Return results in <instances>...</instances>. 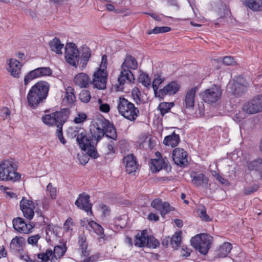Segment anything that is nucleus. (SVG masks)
I'll return each instance as SVG.
<instances>
[{"instance_id":"f257e3e1","label":"nucleus","mask_w":262,"mask_h":262,"mask_svg":"<svg viewBox=\"0 0 262 262\" xmlns=\"http://www.w3.org/2000/svg\"><path fill=\"white\" fill-rule=\"evenodd\" d=\"M71 130L74 137L77 136V142L81 149L94 159L98 157L96 145L104 135L113 140L117 139L115 126L106 120H99L96 122L93 128L90 129V135H86L81 128H72Z\"/></svg>"},{"instance_id":"f03ea898","label":"nucleus","mask_w":262,"mask_h":262,"mask_svg":"<svg viewBox=\"0 0 262 262\" xmlns=\"http://www.w3.org/2000/svg\"><path fill=\"white\" fill-rule=\"evenodd\" d=\"M50 88V84L42 80L32 86L27 96L28 106L35 109L40 104L44 103L48 97Z\"/></svg>"},{"instance_id":"7ed1b4c3","label":"nucleus","mask_w":262,"mask_h":262,"mask_svg":"<svg viewBox=\"0 0 262 262\" xmlns=\"http://www.w3.org/2000/svg\"><path fill=\"white\" fill-rule=\"evenodd\" d=\"M138 68L136 59L130 54H127L120 68V73L118 81L120 85L124 84L126 81L134 82L135 77L132 72Z\"/></svg>"},{"instance_id":"20e7f679","label":"nucleus","mask_w":262,"mask_h":262,"mask_svg":"<svg viewBox=\"0 0 262 262\" xmlns=\"http://www.w3.org/2000/svg\"><path fill=\"white\" fill-rule=\"evenodd\" d=\"M17 170V166L12 160L3 161L0 163V180L12 182L18 181L21 174Z\"/></svg>"},{"instance_id":"39448f33","label":"nucleus","mask_w":262,"mask_h":262,"mask_svg":"<svg viewBox=\"0 0 262 262\" xmlns=\"http://www.w3.org/2000/svg\"><path fill=\"white\" fill-rule=\"evenodd\" d=\"M107 57L104 55L102 57L99 68L94 72L92 80H91V84L93 85L94 88L98 90H104L106 88L107 78Z\"/></svg>"},{"instance_id":"423d86ee","label":"nucleus","mask_w":262,"mask_h":262,"mask_svg":"<svg viewBox=\"0 0 262 262\" xmlns=\"http://www.w3.org/2000/svg\"><path fill=\"white\" fill-rule=\"evenodd\" d=\"M117 110L122 116L130 121H134L139 111L135 105L124 97H120L117 102Z\"/></svg>"},{"instance_id":"0eeeda50","label":"nucleus","mask_w":262,"mask_h":262,"mask_svg":"<svg viewBox=\"0 0 262 262\" xmlns=\"http://www.w3.org/2000/svg\"><path fill=\"white\" fill-rule=\"evenodd\" d=\"M134 245L136 247L156 248L159 245V241L153 236L149 235L147 230L139 231L135 236Z\"/></svg>"},{"instance_id":"6e6552de","label":"nucleus","mask_w":262,"mask_h":262,"mask_svg":"<svg viewBox=\"0 0 262 262\" xmlns=\"http://www.w3.org/2000/svg\"><path fill=\"white\" fill-rule=\"evenodd\" d=\"M212 237L205 233L198 234L190 241L191 245L202 254H206L210 248Z\"/></svg>"},{"instance_id":"1a4fd4ad","label":"nucleus","mask_w":262,"mask_h":262,"mask_svg":"<svg viewBox=\"0 0 262 262\" xmlns=\"http://www.w3.org/2000/svg\"><path fill=\"white\" fill-rule=\"evenodd\" d=\"M68 118L67 112L66 110L57 111L54 113L45 115L41 119L43 123L49 126L64 124Z\"/></svg>"},{"instance_id":"9d476101","label":"nucleus","mask_w":262,"mask_h":262,"mask_svg":"<svg viewBox=\"0 0 262 262\" xmlns=\"http://www.w3.org/2000/svg\"><path fill=\"white\" fill-rule=\"evenodd\" d=\"M222 94V90L221 86L213 84L202 92L200 95L205 102L212 104L217 102L220 99Z\"/></svg>"},{"instance_id":"9b49d317","label":"nucleus","mask_w":262,"mask_h":262,"mask_svg":"<svg viewBox=\"0 0 262 262\" xmlns=\"http://www.w3.org/2000/svg\"><path fill=\"white\" fill-rule=\"evenodd\" d=\"M65 59L69 64L75 68L78 65L80 59L79 52L74 43H69L66 45Z\"/></svg>"},{"instance_id":"f8f14e48","label":"nucleus","mask_w":262,"mask_h":262,"mask_svg":"<svg viewBox=\"0 0 262 262\" xmlns=\"http://www.w3.org/2000/svg\"><path fill=\"white\" fill-rule=\"evenodd\" d=\"M52 70L50 67H40L30 71L25 76L24 82L25 86L28 85L33 80L52 75Z\"/></svg>"},{"instance_id":"ddd939ff","label":"nucleus","mask_w":262,"mask_h":262,"mask_svg":"<svg viewBox=\"0 0 262 262\" xmlns=\"http://www.w3.org/2000/svg\"><path fill=\"white\" fill-rule=\"evenodd\" d=\"M12 223L14 229L20 233L30 234L35 227L34 223H27L25 221L24 219L20 217L14 218Z\"/></svg>"},{"instance_id":"4468645a","label":"nucleus","mask_w":262,"mask_h":262,"mask_svg":"<svg viewBox=\"0 0 262 262\" xmlns=\"http://www.w3.org/2000/svg\"><path fill=\"white\" fill-rule=\"evenodd\" d=\"M19 206L24 216L29 221H31L34 216L35 208L34 202L23 197L19 202Z\"/></svg>"},{"instance_id":"2eb2a0df","label":"nucleus","mask_w":262,"mask_h":262,"mask_svg":"<svg viewBox=\"0 0 262 262\" xmlns=\"http://www.w3.org/2000/svg\"><path fill=\"white\" fill-rule=\"evenodd\" d=\"M243 81L244 79L241 77H237L236 80L230 81L227 86V91L236 96L241 95L246 90V85Z\"/></svg>"},{"instance_id":"dca6fc26","label":"nucleus","mask_w":262,"mask_h":262,"mask_svg":"<svg viewBox=\"0 0 262 262\" xmlns=\"http://www.w3.org/2000/svg\"><path fill=\"white\" fill-rule=\"evenodd\" d=\"M156 158L150 160V168L152 172H156L168 166V161L166 158L162 157L160 152L155 153Z\"/></svg>"},{"instance_id":"f3484780","label":"nucleus","mask_w":262,"mask_h":262,"mask_svg":"<svg viewBox=\"0 0 262 262\" xmlns=\"http://www.w3.org/2000/svg\"><path fill=\"white\" fill-rule=\"evenodd\" d=\"M6 62L8 65L7 70L10 75L14 78H19L21 74L23 64L14 58L7 59Z\"/></svg>"},{"instance_id":"a211bd4d","label":"nucleus","mask_w":262,"mask_h":262,"mask_svg":"<svg viewBox=\"0 0 262 262\" xmlns=\"http://www.w3.org/2000/svg\"><path fill=\"white\" fill-rule=\"evenodd\" d=\"M150 206L159 211L162 216L172 210V207L168 202H163L160 199H155L152 200L150 203Z\"/></svg>"},{"instance_id":"6ab92c4d","label":"nucleus","mask_w":262,"mask_h":262,"mask_svg":"<svg viewBox=\"0 0 262 262\" xmlns=\"http://www.w3.org/2000/svg\"><path fill=\"white\" fill-rule=\"evenodd\" d=\"M172 158L174 163L180 166H184L188 163L187 152L182 148L173 149Z\"/></svg>"},{"instance_id":"aec40b11","label":"nucleus","mask_w":262,"mask_h":262,"mask_svg":"<svg viewBox=\"0 0 262 262\" xmlns=\"http://www.w3.org/2000/svg\"><path fill=\"white\" fill-rule=\"evenodd\" d=\"M123 163L126 171L128 174L135 173L138 167L136 157L132 154L125 156L123 159Z\"/></svg>"},{"instance_id":"412c9836","label":"nucleus","mask_w":262,"mask_h":262,"mask_svg":"<svg viewBox=\"0 0 262 262\" xmlns=\"http://www.w3.org/2000/svg\"><path fill=\"white\" fill-rule=\"evenodd\" d=\"M180 89V85L176 81H171L163 89L159 90V98H163L166 95H173Z\"/></svg>"},{"instance_id":"4be33fe9","label":"nucleus","mask_w":262,"mask_h":262,"mask_svg":"<svg viewBox=\"0 0 262 262\" xmlns=\"http://www.w3.org/2000/svg\"><path fill=\"white\" fill-rule=\"evenodd\" d=\"M191 183L196 187H206L208 178L203 173L192 171L190 173Z\"/></svg>"},{"instance_id":"5701e85b","label":"nucleus","mask_w":262,"mask_h":262,"mask_svg":"<svg viewBox=\"0 0 262 262\" xmlns=\"http://www.w3.org/2000/svg\"><path fill=\"white\" fill-rule=\"evenodd\" d=\"M75 205L79 208L92 213V205L90 203V195L84 193L80 194L75 202Z\"/></svg>"},{"instance_id":"b1692460","label":"nucleus","mask_w":262,"mask_h":262,"mask_svg":"<svg viewBox=\"0 0 262 262\" xmlns=\"http://www.w3.org/2000/svg\"><path fill=\"white\" fill-rule=\"evenodd\" d=\"M259 102L256 97L246 103L243 110L246 113L249 114H254L261 111Z\"/></svg>"},{"instance_id":"393cba45","label":"nucleus","mask_w":262,"mask_h":262,"mask_svg":"<svg viewBox=\"0 0 262 262\" xmlns=\"http://www.w3.org/2000/svg\"><path fill=\"white\" fill-rule=\"evenodd\" d=\"M74 82L81 88H86L91 84V79L87 74L80 73L75 76Z\"/></svg>"},{"instance_id":"a878e982","label":"nucleus","mask_w":262,"mask_h":262,"mask_svg":"<svg viewBox=\"0 0 262 262\" xmlns=\"http://www.w3.org/2000/svg\"><path fill=\"white\" fill-rule=\"evenodd\" d=\"M198 89L196 86H194L190 89H188L187 91L184 100L186 107H193L194 104V98Z\"/></svg>"},{"instance_id":"bb28decb","label":"nucleus","mask_w":262,"mask_h":262,"mask_svg":"<svg viewBox=\"0 0 262 262\" xmlns=\"http://www.w3.org/2000/svg\"><path fill=\"white\" fill-rule=\"evenodd\" d=\"M74 92V89L72 86H68L66 89L65 95L63 99V102L66 105L71 106L74 104L76 101V96Z\"/></svg>"},{"instance_id":"cd10ccee","label":"nucleus","mask_w":262,"mask_h":262,"mask_svg":"<svg viewBox=\"0 0 262 262\" xmlns=\"http://www.w3.org/2000/svg\"><path fill=\"white\" fill-rule=\"evenodd\" d=\"M248 169L250 171L258 172L260 179H262V159H256L247 163Z\"/></svg>"},{"instance_id":"c85d7f7f","label":"nucleus","mask_w":262,"mask_h":262,"mask_svg":"<svg viewBox=\"0 0 262 262\" xmlns=\"http://www.w3.org/2000/svg\"><path fill=\"white\" fill-rule=\"evenodd\" d=\"M26 243L25 238L21 236H16L11 241L10 248L16 251H20L23 249Z\"/></svg>"},{"instance_id":"c756f323","label":"nucleus","mask_w":262,"mask_h":262,"mask_svg":"<svg viewBox=\"0 0 262 262\" xmlns=\"http://www.w3.org/2000/svg\"><path fill=\"white\" fill-rule=\"evenodd\" d=\"M180 142L179 135L173 132L171 135L167 136L163 140V143L167 146H176Z\"/></svg>"},{"instance_id":"7c9ffc66","label":"nucleus","mask_w":262,"mask_h":262,"mask_svg":"<svg viewBox=\"0 0 262 262\" xmlns=\"http://www.w3.org/2000/svg\"><path fill=\"white\" fill-rule=\"evenodd\" d=\"M140 146L143 148L152 149L155 146V143L152 140L150 135H143L140 139Z\"/></svg>"},{"instance_id":"2f4dec72","label":"nucleus","mask_w":262,"mask_h":262,"mask_svg":"<svg viewBox=\"0 0 262 262\" xmlns=\"http://www.w3.org/2000/svg\"><path fill=\"white\" fill-rule=\"evenodd\" d=\"M67 248L64 244L57 245L54 247L53 251L52 259L56 261L58 258L61 257L67 251Z\"/></svg>"},{"instance_id":"473e14b6","label":"nucleus","mask_w":262,"mask_h":262,"mask_svg":"<svg viewBox=\"0 0 262 262\" xmlns=\"http://www.w3.org/2000/svg\"><path fill=\"white\" fill-rule=\"evenodd\" d=\"M232 245L229 242L224 243L217 250V256L219 257H225L230 252Z\"/></svg>"},{"instance_id":"72a5a7b5","label":"nucleus","mask_w":262,"mask_h":262,"mask_svg":"<svg viewBox=\"0 0 262 262\" xmlns=\"http://www.w3.org/2000/svg\"><path fill=\"white\" fill-rule=\"evenodd\" d=\"M49 45L51 50L57 54H61L62 50L63 48V44L61 43L60 40L57 37H55L49 42Z\"/></svg>"},{"instance_id":"f704fd0d","label":"nucleus","mask_w":262,"mask_h":262,"mask_svg":"<svg viewBox=\"0 0 262 262\" xmlns=\"http://www.w3.org/2000/svg\"><path fill=\"white\" fill-rule=\"evenodd\" d=\"M165 78L159 74H156L154 76V79L152 82V87L154 91L155 95L156 97H159V90L158 89L164 81Z\"/></svg>"},{"instance_id":"c9c22d12","label":"nucleus","mask_w":262,"mask_h":262,"mask_svg":"<svg viewBox=\"0 0 262 262\" xmlns=\"http://www.w3.org/2000/svg\"><path fill=\"white\" fill-rule=\"evenodd\" d=\"M78 244L81 250V254L84 256H88L89 255V251L88 250V244L86 243V237L82 234L79 236Z\"/></svg>"},{"instance_id":"e433bc0d","label":"nucleus","mask_w":262,"mask_h":262,"mask_svg":"<svg viewBox=\"0 0 262 262\" xmlns=\"http://www.w3.org/2000/svg\"><path fill=\"white\" fill-rule=\"evenodd\" d=\"M182 232H176L171 237L170 245L174 249H177L182 243Z\"/></svg>"},{"instance_id":"4c0bfd02","label":"nucleus","mask_w":262,"mask_h":262,"mask_svg":"<svg viewBox=\"0 0 262 262\" xmlns=\"http://www.w3.org/2000/svg\"><path fill=\"white\" fill-rule=\"evenodd\" d=\"M246 6L253 11L262 10V0H246Z\"/></svg>"},{"instance_id":"58836bf2","label":"nucleus","mask_w":262,"mask_h":262,"mask_svg":"<svg viewBox=\"0 0 262 262\" xmlns=\"http://www.w3.org/2000/svg\"><path fill=\"white\" fill-rule=\"evenodd\" d=\"M53 251L51 249H47L45 251H43L37 254V257L40 259L42 262H47L50 260L51 262H55L52 259Z\"/></svg>"},{"instance_id":"ea45409f","label":"nucleus","mask_w":262,"mask_h":262,"mask_svg":"<svg viewBox=\"0 0 262 262\" xmlns=\"http://www.w3.org/2000/svg\"><path fill=\"white\" fill-rule=\"evenodd\" d=\"M88 229H92L97 234L101 236L104 234V230L102 226L93 221L89 222L86 227Z\"/></svg>"},{"instance_id":"a19ab883","label":"nucleus","mask_w":262,"mask_h":262,"mask_svg":"<svg viewBox=\"0 0 262 262\" xmlns=\"http://www.w3.org/2000/svg\"><path fill=\"white\" fill-rule=\"evenodd\" d=\"M174 105L173 102H161L159 104L158 109L160 112L162 116H164L165 114L169 112Z\"/></svg>"},{"instance_id":"79ce46f5","label":"nucleus","mask_w":262,"mask_h":262,"mask_svg":"<svg viewBox=\"0 0 262 262\" xmlns=\"http://www.w3.org/2000/svg\"><path fill=\"white\" fill-rule=\"evenodd\" d=\"M47 194L50 196V198L52 200H54L56 199L57 196V188L56 187H54L52 183H50L47 186Z\"/></svg>"},{"instance_id":"37998d69","label":"nucleus","mask_w":262,"mask_h":262,"mask_svg":"<svg viewBox=\"0 0 262 262\" xmlns=\"http://www.w3.org/2000/svg\"><path fill=\"white\" fill-rule=\"evenodd\" d=\"M139 81L145 87L150 85V79L146 73H142L139 77Z\"/></svg>"},{"instance_id":"c03bdc74","label":"nucleus","mask_w":262,"mask_h":262,"mask_svg":"<svg viewBox=\"0 0 262 262\" xmlns=\"http://www.w3.org/2000/svg\"><path fill=\"white\" fill-rule=\"evenodd\" d=\"M80 100L84 103H88L90 101L91 96L89 91L82 90L79 95Z\"/></svg>"},{"instance_id":"a18cd8bd","label":"nucleus","mask_w":262,"mask_h":262,"mask_svg":"<svg viewBox=\"0 0 262 262\" xmlns=\"http://www.w3.org/2000/svg\"><path fill=\"white\" fill-rule=\"evenodd\" d=\"M198 213L199 217L203 221L208 222L211 220L209 216L207 214L206 209L204 206H202L199 208Z\"/></svg>"},{"instance_id":"49530a36","label":"nucleus","mask_w":262,"mask_h":262,"mask_svg":"<svg viewBox=\"0 0 262 262\" xmlns=\"http://www.w3.org/2000/svg\"><path fill=\"white\" fill-rule=\"evenodd\" d=\"M98 103L99 105V109L101 112L107 113L110 112V106L108 103L104 102L101 99H98Z\"/></svg>"},{"instance_id":"de8ad7c7","label":"nucleus","mask_w":262,"mask_h":262,"mask_svg":"<svg viewBox=\"0 0 262 262\" xmlns=\"http://www.w3.org/2000/svg\"><path fill=\"white\" fill-rule=\"evenodd\" d=\"M41 235L39 234L31 235L27 239L28 244L31 245L33 246H37L38 245V241L40 238Z\"/></svg>"},{"instance_id":"09e8293b","label":"nucleus","mask_w":262,"mask_h":262,"mask_svg":"<svg viewBox=\"0 0 262 262\" xmlns=\"http://www.w3.org/2000/svg\"><path fill=\"white\" fill-rule=\"evenodd\" d=\"M87 119L86 115L84 113H78L74 118V122L76 124L83 123Z\"/></svg>"},{"instance_id":"8fccbe9b","label":"nucleus","mask_w":262,"mask_h":262,"mask_svg":"<svg viewBox=\"0 0 262 262\" xmlns=\"http://www.w3.org/2000/svg\"><path fill=\"white\" fill-rule=\"evenodd\" d=\"M132 95L135 102L138 103L140 102L141 92L137 88H134L132 91Z\"/></svg>"},{"instance_id":"3c124183","label":"nucleus","mask_w":262,"mask_h":262,"mask_svg":"<svg viewBox=\"0 0 262 262\" xmlns=\"http://www.w3.org/2000/svg\"><path fill=\"white\" fill-rule=\"evenodd\" d=\"M63 124L58 125L57 127V136L59 140V141L63 144H64L66 141L63 138V134H62V126Z\"/></svg>"},{"instance_id":"603ef678","label":"nucleus","mask_w":262,"mask_h":262,"mask_svg":"<svg viewBox=\"0 0 262 262\" xmlns=\"http://www.w3.org/2000/svg\"><path fill=\"white\" fill-rule=\"evenodd\" d=\"M258 188V186L256 184H253L251 186L245 188L244 193L246 195L250 194L256 191Z\"/></svg>"},{"instance_id":"864d4df0","label":"nucleus","mask_w":262,"mask_h":262,"mask_svg":"<svg viewBox=\"0 0 262 262\" xmlns=\"http://www.w3.org/2000/svg\"><path fill=\"white\" fill-rule=\"evenodd\" d=\"M74 226L73 219L68 218L64 224V229L67 231L72 230L73 227Z\"/></svg>"},{"instance_id":"5fc2aeb1","label":"nucleus","mask_w":262,"mask_h":262,"mask_svg":"<svg viewBox=\"0 0 262 262\" xmlns=\"http://www.w3.org/2000/svg\"><path fill=\"white\" fill-rule=\"evenodd\" d=\"M191 252V250L186 246H182L181 251V255L185 257L189 256Z\"/></svg>"},{"instance_id":"6e6d98bb","label":"nucleus","mask_w":262,"mask_h":262,"mask_svg":"<svg viewBox=\"0 0 262 262\" xmlns=\"http://www.w3.org/2000/svg\"><path fill=\"white\" fill-rule=\"evenodd\" d=\"M223 62L224 64L230 66L233 64L235 61L234 58L231 56H225L223 59Z\"/></svg>"},{"instance_id":"4d7b16f0","label":"nucleus","mask_w":262,"mask_h":262,"mask_svg":"<svg viewBox=\"0 0 262 262\" xmlns=\"http://www.w3.org/2000/svg\"><path fill=\"white\" fill-rule=\"evenodd\" d=\"M212 175L216 179L222 184H224L225 179L222 177L219 173L216 171H211Z\"/></svg>"},{"instance_id":"13d9d810","label":"nucleus","mask_w":262,"mask_h":262,"mask_svg":"<svg viewBox=\"0 0 262 262\" xmlns=\"http://www.w3.org/2000/svg\"><path fill=\"white\" fill-rule=\"evenodd\" d=\"M91 50L89 48H83L82 51V58L90 59L91 57Z\"/></svg>"},{"instance_id":"bf43d9fd","label":"nucleus","mask_w":262,"mask_h":262,"mask_svg":"<svg viewBox=\"0 0 262 262\" xmlns=\"http://www.w3.org/2000/svg\"><path fill=\"white\" fill-rule=\"evenodd\" d=\"M107 154H114L115 152L114 148V144L113 142H111L107 145Z\"/></svg>"},{"instance_id":"052dcab7","label":"nucleus","mask_w":262,"mask_h":262,"mask_svg":"<svg viewBox=\"0 0 262 262\" xmlns=\"http://www.w3.org/2000/svg\"><path fill=\"white\" fill-rule=\"evenodd\" d=\"M147 219L150 221L157 222L159 220V217L157 214L150 213L147 216Z\"/></svg>"},{"instance_id":"680f3d73","label":"nucleus","mask_w":262,"mask_h":262,"mask_svg":"<svg viewBox=\"0 0 262 262\" xmlns=\"http://www.w3.org/2000/svg\"><path fill=\"white\" fill-rule=\"evenodd\" d=\"M223 10H224V15H222V14H221V18L226 17L227 16H229V15H230V10L229 9V8L226 6H225V7H224V8H223Z\"/></svg>"},{"instance_id":"e2e57ef3","label":"nucleus","mask_w":262,"mask_h":262,"mask_svg":"<svg viewBox=\"0 0 262 262\" xmlns=\"http://www.w3.org/2000/svg\"><path fill=\"white\" fill-rule=\"evenodd\" d=\"M100 207L103 211L104 215L106 216L109 214L110 210L106 205L102 204L101 205Z\"/></svg>"},{"instance_id":"0e129e2a","label":"nucleus","mask_w":262,"mask_h":262,"mask_svg":"<svg viewBox=\"0 0 262 262\" xmlns=\"http://www.w3.org/2000/svg\"><path fill=\"white\" fill-rule=\"evenodd\" d=\"M90 59L84 58H81V61H80V64H81V70L84 69L89 61Z\"/></svg>"},{"instance_id":"69168bd1","label":"nucleus","mask_w":262,"mask_h":262,"mask_svg":"<svg viewBox=\"0 0 262 262\" xmlns=\"http://www.w3.org/2000/svg\"><path fill=\"white\" fill-rule=\"evenodd\" d=\"M7 255L6 251L4 246L0 247V258L6 257Z\"/></svg>"},{"instance_id":"338daca9","label":"nucleus","mask_w":262,"mask_h":262,"mask_svg":"<svg viewBox=\"0 0 262 262\" xmlns=\"http://www.w3.org/2000/svg\"><path fill=\"white\" fill-rule=\"evenodd\" d=\"M160 27H156L153 29L149 30L148 32V34H151L160 33Z\"/></svg>"},{"instance_id":"774afa93","label":"nucleus","mask_w":262,"mask_h":262,"mask_svg":"<svg viewBox=\"0 0 262 262\" xmlns=\"http://www.w3.org/2000/svg\"><path fill=\"white\" fill-rule=\"evenodd\" d=\"M171 29L167 26L160 27V33H165L170 31Z\"/></svg>"}]
</instances>
